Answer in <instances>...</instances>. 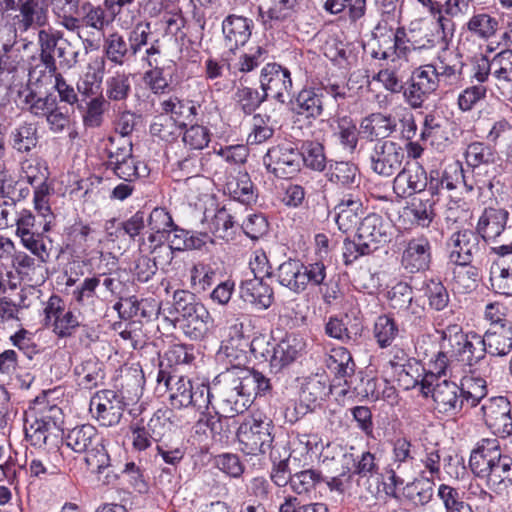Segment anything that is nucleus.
<instances>
[{"instance_id": "1", "label": "nucleus", "mask_w": 512, "mask_h": 512, "mask_svg": "<svg viewBox=\"0 0 512 512\" xmlns=\"http://www.w3.org/2000/svg\"><path fill=\"white\" fill-rule=\"evenodd\" d=\"M469 468L473 476L498 493L512 487V457L502 452L496 438H483L471 450Z\"/></svg>"}, {"instance_id": "2", "label": "nucleus", "mask_w": 512, "mask_h": 512, "mask_svg": "<svg viewBox=\"0 0 512 512\" xmlns=\"http://www.w3.org/2000/svg\"><path fill=\"white\" fill-rule=\"evenodd\" d=\"M392 225L383 216L369 213L357 227L354 240L343 243V261L350 265L362 256L370 255L391 241Z\"/></svg>"}, {"instance_id": "3", "label": "nucleus", "mask_w": 512, "mask_h": 512, "mask_svg": "<svg viewBox=\"0 0 512 512\" xmlns=\"http://www.w3.org/2000/svg\"><path fill=\"white\" fill-rule=\"evenodd\" d=\"M159 392H168L169 401L173 408L181 409L192 406L199 411L208 409L211 404L210 386L203 383L193 384L184 376L173 375L163 367L161 362L157 374Z\"/></svg>"}, {"instance_id": "4", "label": "nucleus", "mask_w": 512, "mask_h": 512, "mask_svg": "<svg viewBox=\"0 0 512 512\" xmlns=\"http://www.w3.org/2000/svg\"><path fill=\"white\" fill-rule=\"evenodd\" d=\"M349 87L343 82L330 79L303 87L290 101L292 111L306 119L316 120L322 116L324 106L333 100L335 103L347 98Z\"/></svg>"}, {"instance_id": "5", "label": "nucleus", "mask_w": 512, "mask_h": 512, "mask_svg": "<svg viewBox=\"0 0 512 512\" xmlns=\"http://www.w3.org/2000/svg\"><path fill=\"white\" fill-rule=\"evenodd\" d=\"M464 157L474 178V182H469L461 168L462 180L468 191H472L475 187L480 191L492 190L495 183L499 184L500 158L494 147L485 142L474 141L467 146Z\"/></svg>"}, {"instance_id": "6", "label": "nucleus", "mask_w": 512, "mask_h": 512, "mask_svg": "<svg viewBox=\"0 0 512 512\" xmlns=\"http://www.w3.org/2000/svg\"><path fill=\"white\" fill-rule=\"evenodd\" d=\"M305 343L296 334H287L278 343L271 344L266 336L252 339L250 351L256 359L269 362L271 372L279 373L290 366L302 354Z\"/></svg>"}, {"instance_id": "7", "label": "nucleus", "mask_w": 512, "mask_h": 512, "mask_svg": "<svg viewBox=\"0 0 512 512\" xmlns=\"http://www.w3.org/2000/svg\"><path fill=\"white\" fill-rule=\"evenodd\" d=\"M241 379L239 367H232L219 374L210 386L211 399L217 401L219 409L226 414L243 413L251 405L252 399Z\"/></svg>"}, {"instance_id": "8", "label": "nucleus", "mask_w": 512, "mask_h": 512, "mask_svg": "<svg viewBox=\"0 0 512 512\" xmlns=\"http://www.w3.org/2000/svg\"><path fill=\"white\" fill-rule=\"evenodd\" d=\"M272 419L262 413H254L237 428L240 449L247 455L266 454L274 440Z\"/></svg>"}, {"instance_id": "9", "label": "nucleus", "mask_w": 512, "mask_h": 512, "mask_svg": "<svg viewBox=\"0 0 512 512\" xmlns=\"http://www.w3.org/2000/svg\"><path fill=\"white\" fill-rule=\"evenodd\" d=\"M81 313L65 308L64 300L52 294L44 307V325L59 338L72 337L82 326Z\"/></svg>"}, {"instance_id": "10", "label": "nucleus", "mask_w": 512, "mask_h": 512, "mask_svg": "<svg viewBox=\"0 0 512 512\" xmlns=\"http://www.w3.org/2000/svg\"><path fill=\"white\" fill-rule=\"evenodd\" d=\"M482 419L486 427L498 438L512 435V403L507 397H491L481 406Z\"/></svg>"}, {"instance_id": "11", "label": "nucleus", "mask_w": 512, "mask_h": 512, "mask_svg": "<svg viewBox=\"0 0 512 512\" xmlns=\"http://www.w3.org/2000/svg\"><path fill=\"white\" fill-rule=\"evenodd\" d=\"M421 389L426 396L431 393L436 409L441 413L457 415L465 405L460 386L453 381L442 380L433 384L425 376L421 381Z\"/></svg>"}, {"instance_id": "12", "label": "nucleus", "mask_w": 512, "mask_h": 512, "mask_svg": "<svg viewBox=\"0 0 512 512\" xmlns=\"http://www.w3.org/2000/svg\"><path fill=\"white\" fill-rule=\"evenodd\" d=\"M439 86V78H437L433 64L421 65L413 70L408 86L403 91V96L412 108H421Z\"/></svg>"}, {"instance_id": "13", "label": "nucleus", "mask_w": 512, "mask_h": 512, "mask_svg": "<svg viewBox=\"0 0 512 512\" xmlns=\"http://www.w3.org/2000/svg\"><path fill=\"white\" fill-rule=\"evenodd\" d=\"M404 158V150L398 143L377 141L369 154L370 168L381 177H392L401 170Z\"/></svg>"}, {"instance_id": "14", "label": "nucleus", "mask_w": 512, "mask_h": 512, "mask_svg": "<svg viewBox=\"0 0 512 512\" xmlns=\"http://www.w3.org/2000/svg\"><path fill=\"white\" fill-rule=\"evenodd\" d=\"M125 405L124 397L120 393L104 389L91 397L89 409L101 426L112 427L120 422Z\"/></svg>"}, {"instance_id": "15", "label": "nucleus", "mask_w": 512, "mask_h": 512, "mask_svg": "<svg viewBox=\"0 0 512 512\" xmlns=\"http://www.w3.org/2000/svg\"><path fill=\"white\" fill-rule=\"evenodd\" d=\"M482 236L475 230L462 229L454 232L447 241L449 259L459 266H467L480 257L483 250Z\"/></svg>"}, {"instance_id": "16", "label": "nucleus", "mask_w": 512, "mask_h": 512, "mask_svg": "<svg viewBox=\"0 0 512 512\" xmlns=\"http://www.w3.org/2000/svg\"><path fill=\"white\" fill-rule=\"evenodd\" d=\"M263 163L267 171L277 178H291L300 170L299 149L291 143L278 144L268 149Z\"/></svg>"}, {"instance_id": "17", "label": "nucleus", "mask_w": 512, "mask_h": 512, "mask_svg": "<svg viewBox=\"0 0 512 512\" xmlns=\"http://www.w3.org/2000/svg\"><path fill=\"white\" fill-rule=\"evenodd\" d=\"M174 224L171 214L162 207L154 208L146 217V225L149 229L148 250L150 252H156L158 249L164 251L166 254L165 262L172 259V253L166 247V240L171 235Z\"/></svg>"}, {"instance_id": "18", "label": "nucleus", "mask_w": 512, "mask_h": 512, "mask_svg": "<svg viewBox=\"0 0 512 512\" xmlns=\"http://www.w3.org/2000/svg\"><path fill=\"white\" fill-rule=\"evenodd\" d=\"M260 85L267 98L271 97L284 103L285 94L289 93L293 86L291 73L280 64L268 63L261 70Z\"/></svg>"}, {"instance_id": "19", "label": "nucleus", "mask_w": 512, "mask_h": 512, "mask_svg": "<svg viewBox=\"0 0 512 512\" xmlns=\"http://www.w3.org/2000/svg\"><path fill=\"white\" fill-rule=\"evenodd\" d=\"M432 261V245L424 236L414 237L407 241L402 252V267L409 273L424 272L430 268Z\"/></svg>"}, {"instance_id": "20", "label": "nucleus", "mask_w": 512, "mask_h": 512, "mask_svg": "<svg viewBox=\"0 0 512 512\" xmlns=\"http://www.w3.org/2000/svg\"><path fill=\"white\" fill-rule=\"evenodd\" d=\"M428 172L418 162L401 168L393 180V190L400 197L421 193L427 188Z\"/></svg>"}, {"instance_id": "21", "label": "nucleus", "mask_w": 512, "mask_h": 512, "mask_svg": "<svg viewBox=\"0 0 512 512\" xmlns=\"http://www.w3.org/2000/svg\"><path fill=\"white\" fill-rule=\"evenodd\" d=\"M64 20L72 22L73 26L84 25L97 31H104L112 21L108 18L103 6L94 5L89 1L81 4L78 1V8H73L71 12H68Z\"/></svg>"}, {"instance_id": "22", "label": "nucleus", "mask_w": 512, "mask_h": 512, "mask_svg": "<svg viewBox=\"0 0 512 512\" xmlns=\"http://www.w3.org/2000/svg\"><path fill=\"white\" fill-rule=\"evenodd\" d=\"M336 224L343 233L353 231L359 226L363 215V203L359 195H344L335 206Z\"/></svg>"}, {"instance_id": "23", "label": "nucleus", "mask_w": 512, "mask_h": 512, "mask_svg": "<svg viewBox=\"0 0 512 512\" xmlns=\"http://www.w3.org/2000/svg\"><path fill=\"white\" fill-rule=\"evenodd\" d=\"M509 215L505 208L486 207L476 225V231L482 236V240L484 242L494 241L501 236L507 227Z\"/></svg>"}, {"instance_id": "24", "label": "nucleus", "mask_w": 512, "mask_h": 512, "mask_svg": "<svg viewBox=\"0 0 512 512\" xmlns=\"http://www.w3.org/2000/svg\"><path fill=\"white\" fill-rule=\"evenodd\" d=\"M253 21L235 14L228 15L222 22L225 46L233 51L245 45L252 33Z\"/></svg>"}, {"instance_id": "25", "label": "nucleus", "mask_w": 512, "mask_h": 512, "mask_svg": "<svg viewBox=\"0 0 512 512\" xmlns=\"http://www.w3.org/2000/svg\"><path fill=\"white\" fill-rule=\"evenodd\" d=\"M174 326H178L186 337L191 340L204 339L213 326V319L203 305L199 309L193 310L188 316L183 318H175Z\"/></svg>"}, {"instance_id": "26", "label": "nucleus", "mask_w": 512, "mask_h": 512, "mask_svg": "<svg viewBox=\"0 0 512 512\" xmlns=\"http://www.w3.org/2000/svg\"><path fill=\"white\" fill-rule=\"evenodd\" d=\"M20 14L15 17V25L25 32L31 27H43L48 22V7L45 0H19Z\"/></svg>"}, {"instance_id": "27", "label": "nucleus", "mask_w": 512, "mask_h": 512, "mask_svg": "<svg viewBox=\"0 0 512 512\" xmlns=\"http://www.w3.org/2000/svg\"><path fill=\"white\" fill-rule=\"evenodd\" d=\"M453 352L458 360L467 365L470 370L475 369L477 365L488 364L486 361L488 353L484 345L483 336L477 332L471 331L467 333L466 337Z\"/></svg>"}, {"instance_id": "28", "label": "nucleus", "mask_w": 512, "mask_h": 512, "mask_svg": "<svg viewBox=\"0 0 512 512\" xmlns=\"http://www.w3.org/2000/svg\"><path fill=\"white\" fill-rule=\"evenodd\" d=\"M166 242H168L166 247L169 248L172 254L174 251L200 250L206 244L214 243L208 233L188 231L180 228L176 224L172 227L171 235Z\"/></svg>"}, {"instance_id": "29", "label": "nucleus", "mask_w": 512, "mask_h": 512, "mask_svg": "<svg viewBox=\"0 0 512 512\" xmlns=\"http://www.w3.org/2000/svg\"><path fill=\"white\" fill-rule=\"evenodd\" d=\"M240 297L255 308L264 310L272 305L274 291L269 284L264 282V279L253 278L241 283Z\"/></svg>"}, {"instance_id": "30", "label": "nucleus", "mask_w": 512, "mask_h": 512, "mask_svg": "<svg viewBox=\"0 0 512 512\" xmlns=\"http://www.w3.org/2000/svg\"><path fill=\"white\" fill-rule=\"evenodd\" d=\"M482 336L488 355L505 357L512 352V324L489 326Z\"/></svg>"}, {"instance_id": "31", "label": "nucleus", "mask_w": 512, "mask_h": 512, "mask_svg": "<svg viewBox=\"0 0 512 512\" xmlns=\"http://www.w3.org/2000/svg\"><path fill=\"white\" fill-rule=\"evenodd\" d=\"M325 177L330 183L348 189L359 187L361 181L358 166L349 161L329 160Z\"/></svg>"}, {"instance_id": "32", "label": "nucleus", "mask_w": 512, "mask_h": 512, "mask_svg": "<svg viewBox=\"0 0 512 512\" xmlns=\"http://www.w3.org/2000/svg\"><path fill=\"white\" fill-rule=\"evenodd\" d=\"M303 272V263L298 259L289 258L277 267L275 276L281 286L294 294H301L305 291Z\"/></svg>"}, {"instance_id": "33", "label": "nucleus", "mask_w": 512, "mask_h": 512, "mask_svg": "<svg viewBox=\"0 0 512 512\" xmlns=\"http://www.w3.org/2000/svg\"><path fill=\"white\" fill-rule=\"evenodd\" d=\"M64 441L66 446L75 453L86 454L99 441H103V438L93 425L83 424L68 430Z\"/></svg>"}, {"instance_id": "34", "label": "nucleus", "mask_w": 512, "mask_h": 512, "mask_svg": "<svg viewBox=\"0 0 512 512\" xmlns=\"http://www.w3.org/2000/svg\"><path fill=\"white\" fill-rule=\"evenodd\" d=\"M433 67L440 85H454L462 79L464 63L458 53L450 52L438 56Z\"/></svg>"}, {"instance_id": "35", "label": "nucleus", "mask_w": 512, "mask_h": 512, "mask_svg": "<svg viewBox=\"0 0 512 512\" xmlns=\"http://www.w3.org/2000/svg\"><path fill=\"white\" fill-rule=\"evenodd\" d=\"M396 127L397 123L394 117L379 112L365 117L360 124L361 132L367 138L379 139V141L388 138L396 131Z\"/></svg>"}, {"instance_id": "36", "label": "nucleus", "mask_w": 512, "mask_h": 512, "mask_svg": "<svg viewBox=\"0 0 512 512\" xmlns=\"http://www.w3.org/2000/svg\"><path fill=\"white\" fill-rule=\"evenodd\" d=\"M63 38V32L52 28L42 29L38 32V45L40 48V61L49 74H55L57 63L54 56L59 41Z\"/></svg>"}, {"instance_id": "37", "label": "nucleus", "mask_w": 512, "mask_h": 512, "mask_svg": "<svg viewBox=\"0 0 512 512\" xmlns=\"http://www.w3.org/2000/svg\"><path fill=\"white\" fill-rule=\"evenodd\" d=\"M32 86L33 83L30 80L27 87L24 90L19 91V97L23 98V102L30 113L37 117H46L50 111L55 109L57 105V98L51 93L42 96L36 92Z\"/></svg>"}, {"instance_id": "38", "label": "nucleus", "mask_w": 512, "mask_h": 512, "mask_svg": "<svg viewBox=\"0 0 512 512\" xmlns=\"http://www.w3.org/2000/svg\"><path fill=\"white\" fill-rule=\"evenodd\" d=\"M234 415H219L217 412L215 414H205L202 412V416L197 421V427L202 428V426H206L211 433V436L214 441L220 443H228L229 439L233 433L231 427V418Z\"/></svg>"}, {"instance_id": "39", "label": "nucleus", "mask_w": 512, "mask_h": 512, "mask_svg": "<svg viewBox=\"0 0 512 512\" xmlns=\"http://www.w3.org/2000/svg\"><path fill=\"white\" fill-rule=\"evenodd\" d=\"M372 332L377 345L384 349L390 347L400 336L401 329L394 316L387 313L375 319Z\"/></svg>"}, {"instance_id": "40", "label": "nucleus", "mask_w": 512, "mask_h": 512, "mask_svg": "<svg viewBox=\"0 0 512 512\" xmlns=\"http://www.w3.org/2000/svg\"><path fill=\"white\" fill-rule=\"evenodd\" d=\"M185 127L184 122L178 123L173 117L162 113L153 118L149 132L153 137L167 143H173L181 136Z\"/></svg>"}, {"instance_id": "41", "label": "nucleus", "mask_w": 512, "mask_h": 512, "mask_svg": "<svg viewBox=\"0 0 512 512\" xmlns=\"http://www.w3.org/2000/svg\"><path fill=\"white\" fill-rule=\"evenodd\" d=\"M343 459L346 464L353 462V469L347 467L348 476L347 481H350L354 475L359 478H371L379 473V465L375 454L370 451H364L361 455L354 457L352 453L345 452Z\"/></svg>"}, {"instance_id": "42", "label": "nucleus", "mask_w": 512, "mask_h": 512, "mask_svg": "<svg viewBox=\"0 0 512 512\" xmlns=\"http://www.w3.org/2000/svg\"><path fill=\"white\" fill-rule=\"evenodd\" d=\"M490 289L506 297H512V265L506 259L495 261L490 268Z\"/></svg>"}, {"instance_id": "43", "label": "nucleus", "mask_w": 512, "mask_h": 512, "mask_svg": "<svg viewBox=\"0 0 512 512\" xmlns=\"http://www.w3.org/2000/svg\"><path fill=\"white\" fill-rule=\"evenodd\" d=\"M103 47L106 58L115 65L122 66L134 58L128 40L118 32L109 34Z\"/></svg>"}, {"instance_id": "44", "label": "nucleus", "mask_w": 512, "mask_h": 512, "mask_svg": "<svg viewBox=\"0 0 512 512\" xmlns=\"http://www.w3.org/2000/svg\"><path fill=\"white\" fill-rule=\"evenodd\" d=\"M435 204L432 198H413L404 208V213L413 224L428 228L436 216Z\"/></svg>"}, {"instance_id": "45", "label": "nucleus", "mask_w": 512, "mask_h": 512, "mask_svg": "<svg viewBox=\"0 0 512 512\" xmlns=\"http://www.w3.org/2000/svg\"><path fill=\"white\" fill-rule=\"evenodd\" d=\"M325 363L327 368L334 373L336 377L344 379L346 384H348L347 379L354 375L355 363L350 352L344 347L332 349Z\"/></svg>"}, {"instance_id": "46", "label": "nucleus", "mask_w": 512, "mask_h": 512, "mask_svg": "<svg viewBox=\"0 0 512 512\" xmlns=\"http://www.w3.org/2000/svg\"><path fill=\"white\" fill-rule=\"evenodd\" d=\"M470 375L461 379V394L464 404L470 407H476L480 401L487 395V382L483 377L476 376V369H471Z\"/></svg>"}, {"instance_id": "47", "label": "nucleus", "mask_w": 512, "mask_h": 512, "mask_svg": "<svg viewBox=\"0 0 512 512\" xmlns=\"http://www.w3.org/2000/svg\"><path fill=\"white\" fill-rule=\"evenodd\" d=\"M227 190L231 198L242 204L250 205L257 200V189L247 172H239L233 180L227 183Z\"/></svg>"}, {"instance_id": "48", "label": "nucleus", "mask_w": 512, "mask_h": 512, "mask_svg": "<svg viewBox=\"0 0 512 512\" xmlns=\"http://www.w3.org/2000/svg\"><path fill=\"white\" fill-rule=\"evenodd\" d=\"M299 153L300 161L302 160L305 167L317 172H323L327 169L329 161L326 158L322 143L311 140L303 141Z\"/></svg>"}, {"instance_id": "49", "label": "nucleus", "mask_w": 512, "mask_h": 512, "mask_svg": "<svg viewBox=\"0 0 512 512\" xmlns=\"http://www.w3.org/2000/svg\"><path fill=\"white\" fill-rule=\"evenodd\" d=\"M92 232L88 224L76 222L66 229L63 245L71 254L85 253L89 247V238Z\"/></svg>"}, {"instance_id": "50", "label": "nucleus", "mask_w": 512, "mask_h": 512, "mask_svg": "<svg viewBox=\"0 0 512 512\" xmlns=\"http://www.w3.org/2000/svg\"><path fill=\"white\" fill-rule=\"evenodd\" d=\"M160 106L163 114L173 117L176 121L178 119L193 121L199 108L193 101L179 99L175 96L161 101Z\"/></svg>"}, {"instance_id": "51", "label": "nucleus", "mask_w": 512, "mask_h": 512, "mask_svg": "<svg viewBox=\"0 0 512 512\" xmlns=\"http://www.w3.org/2000/svg\"><path fill=\"white\" fill-rule=\"evenodd\" d=\"M298 0H274L268 10L258 8L259 17L264 26L273 27L275 22H282L288 19L295 10Z\"/></svg>"}, {"instance_id": "52", "label": "nucleus", "mask_w": 512, "mask_h": 512, "mask_svg": "<svg viewBox=\"0 0 512 512\" xmlns=\"http://www.w3.org/2000/svg\"><path fill=\"white\" fill-rule=\"evenodd\" d=\"M12 148L20 153H28L38 143L37 128L32 123H23L10 134Z\"/></svg>"}, {"instance_id": "53", "label": "nucleus", "mask_w": 512, "mask_h": 512, "mask_svg": "<svg viewBox=\"0 0 512 512\" xmlns=\"http://www.w3.org/2000/svg\"><path fill=\"white\" fill-rule=\"evenodd\" d=\"M329 393L330 386L327 381L316 375L303 379L299 396L302 397L305 403L308 402L315 408L316 402L323 400Z\"/></svg>"}, {"instance_id": "54", "label": "nucleus", "mask_w": 512, "mask_h": 512, "mask_svg": "<svg viewBox=\"0 0 512 512\" xmlns=\"http://www.w3.org/2000/svg\"><path fill=\"white\" fill-rule=\"evenodd\" d=\"M421 290L428 300L430 309L435 311H443L448 307L450 296L448 290L441 281L435 279L425 280Z\"/></svg>"}, {"instance_id": "55", "label": "nucleus", "mask_w": 512, "mask_h": 512, "mask_svg": "<svg viewBox=\"0 0 512 512\" xmlns=\"http://www.w3.org/2000/svg\"><path fill=\"white\" fill-rule=\"evenodd\" d=\"M56 427V422L50 417L35 419L33 422L25 425L26 440L35 447L41 448L46 444L51 431Z\"/></svg>"}, {"instance_id": "56", "label": "nucleus", "mask_w": 512, "mask_h": 512, "mask_svg": "<svg viewBox=\"0 0 512 512\" xmlns=\"http://www.w3.org/2000/svg\"><path fill=\"white\" fill-rule=\"evenodd\" d=\"M467 30L480 39L487 40L495 35L498 20L488 13H475L466 23Z\"/></svg>"}, {"instance_id": "57", "label": "nucleus", "mask_w": 512, "mask_h": 512, "mask_svg": "<svg viewBox=\"0 0 512 512\" xmlns=\"http://www.w3.org/2000/svg\"><path fill=\"white\" fill-rule=\"evenodd\" d=\"M74 372L80 378L79 385L85 389L97 387L104 379L101 364L94 359L86 360L77 365Z\"/></svg>"}, {"instance_id": "58", "label": "nucleus", "mask_w": 512, "mask_h": 512, "mask_svg": "<svg viewBox=\"0 0 512 512\" xmlns=\"http://www.w3.org/2000/svg\"><path fill=\"white\" fill-rule=\"evenodd\" d=\"M239 373L246 385V391H248L252 400L257 396H264L271 391L270 379L261 372L239 367Z\"/></svg>"}, {"instance_id": "59", "label": "nucleus", "mask_w": 512, "mask_h": 512, "mask_svg": "<svg viewBox=\"0 0 512 512\" xmlns=\"http://www.w3.org/2000/svg\"><path fill=\"white\" fill-rule=\"evenodd\" d=\"M59 25L68 32L76 33L86 52L98 50L100 48L101 37L103 36L104 31H97L96 29L85 27L84 25L73 26L72 22H68L64 19L60 20Z\"/></svg>"}, {"instance_id": "60", "label": "nucleus", "mask_w": 512, "mask_h": 512, "mask_svg": "<svg viewBox=\"0 0 512 512\" xmlns=\"http://www.w3.org/2000/svg\"><path fill=\"white\" fill-rule=\"evenodd\" d=\"M237 107L246 115H251L267 99L265 94L257 89L242 86L239 87L234 95Z\"/></svg>"}, {"instance_id": "61", "label": "nucleus", "mask_w": 512, "mask_h": 512, "mask_svg": "<svg viewBox=\"0 0 512 512\" xmlns=\"http://www.w3.org/2000/svg\"><path fill=\"white\" fill-rule=\"evenodd\" d=\"M435 483L430 478L415 479L405 487L406 496L416 505L428 504L434 495Z\"/></svg>"}, {"instance_id": "62", "label": "nucleus", "mask_w": 512, "mask_h": 512, "mask_svg": "<svg viewBox=\"0 0 512 512\" xmlns=\"http://www.w3.org/2000/svg\"><path fill=\"white\" fill-rule=\"evenodd\" d=\"M325 480L321 471L313 468L305 469L293 474L291 489L297 494L308 493Z\"/></svg>"}, {"instance_id": "63", "label": "nucleus", "mask_w": 512, "mask_h": 512, "mask_svg": "<svg viewBox=\"0 0 512 512\" xmlns=\"http://www.w3.org/2000/svg\"><path fill=\"white\" fill-rule=\"evenodd\" d=\"M492 492L486 486L471 482L467 488V500L476 512L489 511L496 499Z\"/></svg>"}, {"instance_id": "64", "label": "nucleus", "mask_w": 512, "mask_h": 512, "mask_svg": "<svg viewBox=\"0 0 512 512\" xmlns=\"http://www.w3.org/2000/svg\"><path fill=\"white\" fill-rule=\"evenodd\" d=\"M493 77L498 85L512 84V49H505L492 58Z\"/></svg>"}]
</instances>
